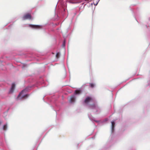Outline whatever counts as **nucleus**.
<instances>
[{"label":"nucleus","mask_w":150,"mask_h":150,"mask_svg":"<svg viewBox=\"0 0 150 150\" xmlns=\"http://www.w3.org/2000/svg\"><path fill=\"white\" fill-rule=\"evenodd\" d=\"M29 26L32 28L37 29H41L43 28V26L42 25L30 24L29 25Z\"/></svg>","instance_id":"obj_3"},{"label":"nucleus","mask_w":150,"mask_h":150,"mask_svg":"<svg viewBox=\"0 0 150 150\" xmlns=\"http://www.w3.org/2000/svg\"><path fill=\"white\" fill-rule=\"evenodd\" d=\"M108 120V119H105V121H107Z\"/></svg>","instance_id":"obj_16"},{"label":"nucleus","mask_w":150,"mask_h":150,"mask_svg":"<svg viewBox=\"0 0 150 150\" xmlns=\"http://www.w3.org/2000/svg\"><path fill=\"white\" fill-rule=\"evenodd\" d=\"M60 53L59 52H58L56 54V57L57 58H58L60 57Z\"/></svg>","instance_id":"obj_12"},{"label":"nucleus","mask_w":150,"mask_h":150,"mask_svg":"<svg viewBox=\"0 0 150 150\" xmlns=\"http://www.w3.org/2000/svg\"><path fill=\"white\" fill-rule=\"evenodd\" d=\"M90 86L92 88H93V87H94L95 86V84H94L93 83H91L90 84Z\"/></svg>","instance_id":"obj_14"},{"label":"nucleus","mask_w":150,"mask_h":150,"mask_svg":"<svg viewBox=\"0 0 150 150\" xmlns=\"http://www.w3.org/2000/svg\"><path fill=\"white\" fill-rule=\"evenodd\" d=\"M65 10H66V9H65H65H64V11H65Z\"/></svg>","instance_id":"obj_17"},{"label":"nucleus","mask_w":150,"mask_h":150,"mask_svg":"<svg viewBox=\"0 0 150 150\" xmlns=\"http://www.w3.org/2000/svg\"><path fill=\"white\" fill-rule=\"evenodd\" d=\"M7 125L6 124L4 125L3 127V129L4 130H6L7 129Z\"/></svg>","instance_id":"obj_11"},{"label":"nucleus","mask_w":150,"mask_h":150,"mask_svg":"<svg viewBox=\"0 0 150 150\" xmlns=\"http://www.w3.org/2000/svg\"><path fill=\"white\" fill-rule=\"evenodd\" d=\"M88 116L89 118V119L91 121H95L96 122H99V121L95 120L94 119V118L92 117L91 115L89 114H88Z\"/></svg>","instance_id":"obj_7"},{"label":"nucleus","mask_w":150,"mask_h":150,"mask_svg":"<svg viewBox=\"0 0 150 150\" xmlns=\"http://www.w3.org/2000/svg\"><path fill=\"white\" fill-rule=\"evenodd\" d=\"M99 1H100V0H96V3H94V2H93V3L96 6L97 5V4H98Z\"/></svg>","instance_id":"obj_13"},{"label":"nucleus","mask_w":150,"mask_h":150,"mask_svg":"<svg viewBox=\"0 0 150 150\" xmlns=\"http://www.w3.org/2000/svg\"><path fill=\"white\" fill-rule=\"evenodd\" d=\"M67 1L69 3H71L73 4H76L77 3L76 2L72 0H67Z\"/></svg>","instance_id":"obj_10"},{"label":"nucleus","mask_w":150,"mask_h":150,"mask_svg":"<svg viewBox=\"0 0 150 150\" xmlns=\"http://www.w3.org/2000/svg\"><path fill=\"white\" fill-rule=\"evenodd\" d=\"M31 16L30 14H26L22 18V20H25L26 19H31Z\"/></svg>","instance_id":"obj_4"},{"label":"nucleus","mask_w":150,"mask_h":150,"mask_svg":"<svg viewBox=\"0 0 150 150\" xmlns=\"http://www.w3.org/2000/svg\"><path fill=\"white\" fill-rule=\"evenodd\" d=\"M30 87H28L23 90L18 95L17 99L18 100H20L22 98H27L29 96V95L26 94V93L28 90L30 89Z\"/></svg>","instance_id":"obj_2"},{"label":"nucleus","mask_w":150,"mask_h":150,"mask_svg":"<svg viewBox=\"0 0 150 150\" xmlns=\"http://www.w3.org/2000/svg\"><path fill=\"white\" fill-rule=\"evenodd\" d=\"M15 84L14 83H13L12 84V86H11V88L10 89V90L9 93H12L15 89Z\"/></svg>","instance_id":"obj_6"},{"label":"nucleus","mask_w":150,"mask_h":150,"mask_svg":"<svg viewBox=\"0 0 150 150\" xmlns=\"http://www.w3.org/2000/svg\"><path fill=\"white\" fill-rule=\"evenodd\" d=\"M84 105L88 106L89 108L94 109L96 110V114L99 113L101 111L100 108L99 107L95 100L91 97H87L83 102Z\"/></svg>","instance_id":"obj_1"},{"label":"nucleus","mask_w":150,"mask_h":150,"mask_svg":"<svg viewBox=\"0 0 150 150\" xmlns=\"http://www.w3.org/2000/svg\"><path fill=\"white\" fill-rule=\"evenodd\" d=\"M111 131L112 132H113L114 128L115 127V122L114 121H112L111 122Z\"/></svg>","instance_id":"obj_8"},{"label":"nucleus","mask_w":150,"mask_h":150,"mask_svg":"<svg viewBox=\"0 0 150 150\" xmlns=\"http://www.w3.org/2000/svg\"><path fill=\"white\" fill-rule=\"evenodd\" d=\"M65 40H64L63 42V43L62 45V46H63V47H64L65 46Z\"/></svg>","instance_id":"obj_15"},{"label":"nucleus","mask_w":150,"mask_h":150,"mask_svg":"<svg viewBox=\"0 0 150 150\" xmlns=\"http://www.w3.org/2000/svg\"><path fill=\"white\" fill-rule=\"evenodd\" d=\"M81 90H76L74 92L75 95L79 94L81 93Z\"/></svg>","instance_id":"obj_9"},{"label":"nucleus","mask_w":150,"mask_h":150,"mask_svg":"<svg viewBox=\"0 0 150 150\" xmlns=\"http://www.w3.org/2000/svg\"><path fill=\"white\" fill-rule=\"evenodd\" d=\"M76 98L75 95L71 96L69 100V103H74L75 102Z\"/></svg>","instance_id":"obj_5"}]
</instances>
